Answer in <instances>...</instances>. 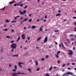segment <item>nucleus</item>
Here are the masks:
<instances>
[{
    "label": "nucleus",
    "instance_id": "obj_23",
    "mask_svg": "<svg viewBox=\"0 0 76 76\" xmlns=\"http://www.w3.org/2000/svg\"><path fill=\"white\" fill-rule=\"evenodd\" d=\"M3 31H8V29H5L3 30Z\"/></svg>",
    "mask_w": 76,
    "mask_h": 76
},
{
    "label": "nucleus",
    "instance_id": "obj_43",
    "mask_svg": "<svg viewBox=\"0 0 76 76\" xmlns=\"http://www.w3.org/2000/svg\"><path fill=\"white\" fill-rule=\"evenodd\" d=\"M37 71H39V68H38L37 69Z\"/></svg>",
    "mask_w": 76,
    "mask_h": 76
},
{
    "label": "nucleus",
    "instance_id": "obj_64",
    "mask_svg": "<svg viewBox=\"0 0 76 76\" xmlns=\"http://www.w3.org/2000/svg\"><path fill=\"white\" fill-rule=\"evenodd\" d=\"M37 22H39V19H37Z\"/></svg>",
    "mask_w": 76,
    "mask_h": 76
},
{
    "label": "nucleus",
    "instance_id": "obj_44",
    "mask_svg": "<svg viewBox=\"0 0 76 76\" xmlns=\"http://www.w3.org/2000/svg\"><path fill=\"white\" fill-rule=\"evenodd\" d=\"M73 19H76V17H73Z\"/></svg>",
    "mask_w": 76,
    "mask_h": 76
},
{
    "label": "nucleus",
    "instance_id": "obj_7",
    "mask_svg": "<svg viewBox=\"0 0 76 76\" xmlns=\"http://www.w3.org/2000/svg\"><path fill=\"white\" fill-rule=\"evenodd\" d=\"M24 64L22 63H18V66L20 67H22V66L20 65V64Z\"/></svg>",
    "mask_w": 76,
    "mask_h": 76
},
{
    "label": "nucleus",
    "instance_id": "obj_47",
    "mask_svg": "<svg viewBox=\"0 0 76 76\" xmlns=\"http://www.w3.org/2000/svg\"><path fill=\"white\" fill-rule=\"evenodd\" d=\"M67 69L68 70H70V69H71V68H69L68 67V68H67Z\"/></svg>",
    "mask_w": 76,
    "mask_h": 76
},
{
    "label": "nucleus",
    "instance_id": "obj_20",
    "mask_svg": "<svg viewBox=\"0 0 76 76\" xmlns=\"http://www.w3.org/2000/svg\"><path fill=\"white\" fill-rule=\"evenodd\" d=\"M56 16H61V15L60 14V13H58V14H57L56 15Z\"/></svg>",
    "mask_w": 76,
    "mask_h": 76
},
{
    "label": "nucleus",
    "instance_id": "obj_35",
    "mask_svg": "<svg viewBox=\"0 0 76 76\" xmlns=\"http://www.w3.org/2000/svg\"><path fill=\"white\" fill-rule=\"evenodd\" d=\"M23 18L22 17H21L20 19V20H22V19H23Z\"/></svg>",
    "mask_w": 76,
    "mask_h": 76
},
{
    "label": "nucleus",
    "instance_id": "obj_24",
    "mask_svg": "<svg viewBox=\"0 0 76 76\" xmlns=\"http://www.w3.org/2000/svg\"><path fill=\"white\" fill-rule=\"evenodd\" d=\"M40 39H41V37L38 38L37 39V41H39V40H40Z\"/></svg>",
    "mask_w": 76,
    "mask_h": 76
},
{
    "label": "nucleus",
    "instance_id": "obj_11",
    "mask_svg": "<svg viewBox=\"0 0 76 76\" xmlns=\"http://www.w3.org/2000/svg\"><path fill=\"white\" fill-rule=\"evenodd\" d=\"M17 74H19V75H20V74H23L24 75H26V74L23 73H20L19 72H18Z\"/></svg>",
    "mask_w": 76,
    "mask_h": 76
},
{
    "label": "nucleus",
    "instance_id": "obj_25",
    "mask_svg": "<svg viewBox=\"0 0 76 76\" xmlns=\"http://www.w3.org/2000/svg\"><path fill=\"white\" fill-rule=\"evenodd\" d=\"M69 37H74V35L73 34H71L70 35H69Z\"/></svg>",
    "mask_w": 76,
    "mask_h": 76
},
{
    "label": "nucleus",
    "instance_id": "obj_29",
    "mask_svg": "<svg viewBox=\"0 0 76 76\" xmlns=\"http://www.w3.org/2000/svg\"><path fill=\"white\" fill-rule=\"evenodd\" d=\"M14 67L15 70H16V69H17V66H16V65H15L14 66Z\"/></svg>",
    "mask_w": 76,
    "mask_h": 76
},
{
    "label": "nucleus",
    "instance_id": "obj_37",
    "mask_svg": "<svg viewBox=\"0 0 76 76\" xmlns=\"http://www.w3.org/2000/svg\"><path fill=\"white\" fill-rule=\"evenodd\" d=\"M12 71H13V72H16V69H13L12 70Z\"/></svg>",
    "mask_w": 76,
    "mask_h": 76
},
{
    "label": "nucleus",
    "instance_id": "obj_57",
    "mask_svg": "<svg viewBox=\"0 0 76 76\" xmlns=\"http://www.w3.org/2000/svg\"><path fill=\"white\" fill-rule=\"evenodd\" d=\"M58 13H60V12H61V11L59 10V11H58Z\"/></svg>",
    "mask_w": 76,
    "mask_h": 76
},
{
    "label": "nucleus",
    "instance_id": "obj_10",
    "mask_svg": "<svg viewBox=\"0 0 76 76\" xmlns=\"http://www.w3.org/2000/svg\"><path fill=\"white\" fill-rule=\"evenodd\" d=\"M35 64L37 66H38V62L37 61H35Z\"/></svg>",
    "mask_w": 76,
    "mask_h": 76
},
{
    "label": "nucleus",
    "instance_id": "obj_1",
    "mask_svg": "<svg viewBox=\"0 0 76 76\" xmlns=\"http://www.w3.org/2000/svg\"><path fill=\"white\" fill-rule=\"evenodd\" d=\"M11 48H12L11 50V52L14 51V49H15L17 47V45L16 43H13L11 45Z\"/></svg>",
    "mask_w": 76,
    "mask_h": 76
},
{
    "label": "nucleus",
    "instance_id": "obj_63",
    "mask_svg": "<svg viewBox=\"0 0 76 76\" xmlns=\"http://www.w3.org/2000/svg\"><path fill=\"white\" fill-rule=\"evenodd\" d=\"M17 19V17H16L15 18V20H16Z\"/></svg>",
    "mask_w": 76,
    "mask_h": 76
},
{
    "label": "nucleus",
    "instance_id": "obj_15",
    "mask_svg": "<svg viewBox=\"0 0 76 76\" xmlns=\"http://www.w3.org/2000/svg\"><path fill=\"white\" fill-rule=\"evenodd\" d=\"M61 45L62 46V47H63V48H65V47H64V45H63V42H61Z\"/></svg>",
    "mask_w": 76,
    "mask_h": 76
},
{
    "label": "nucleus",
    "instance_id": "obj_13",
    "mask_svg": "<svg viewBox=\"0 0 76 76\" xmlns=\"http://www.w3.org/2000/svg\"><path fill=\"white\" fill-rule=\"evenodd\" d=\"M12 57H18V55H12Z\"/></svg>",
    "mask_w": 76,
    "mask_h": 76
},
{
    "label": "nucleus",
    "instance_id": "obj_6",
    "mask_svg": "<svg viewBox=\"0 0 76 76\" xmlns=\"http://www.w3.org/2000/svg\"><path fill=\"white\" fill-rule=\"evenodd\" d=\"M17 73L14 72L12 74V76H16L17 75Z\"/></svg>",
    "mask_w": 76,
    "mask_h": 76
},
{
    "label": "nucleus",
    "instance_id": "obj_46",
    "mask_svg": "<svg viewBox=\"0 0 76 76\" xmlns=\"http://www.w3.org/2000/svg\"><path fill=\"white\" fill-rule=\"evenodd\" d=\"M28 40H30V37H28L27 38Z\"/></svg>",
    "mask_w": 76,
    "mask_h": 76
},
{
    "label": "nucleus",
    "instance_id": "obj_39",
    "mask_svg": "<svg viewBox=\"0 0 76 76\" xmlns=\"http://www.w3.org/2000/svg\"><path fill=\"white\" fill-rule=\"evenodd\" d=\"M58 63H60V61L58 60L57 61Z\"/></svg>",
    "mask_w": 76,
    "mask_h": 76
},
{
    "label": "nucleus",
    "instance_id": "obj_22",
    "mask_svg": "<svg viewBox=\"0 0 76 76\" xmlns=\"http://www.w3.org/2000/svg\"><path fill=\"white\" fill-rule=\"evenodd\" d=\"M60 51H58V52H57V55H58L59 53H60Z\"/></svg>",
    "mask_w": 76,
    "mask_h": 76
},
{
    "label": "nucleus",
    "instance_id": "obj_45",
    "mask_svg": "<svg viewBox=\"0 0 76 76\" xmlns=\"http://www.w3.org/2000/svg\"><path fill=\"white\" fill-rule=\"evenodd\" d=\"M14 42V41H11V43H12H12H13Z\"/></svg>",
    "mask_w": 76,
    "mask_h": 76
},
{
    "label": "nucleus",
    "instance_id": "obj_26",
    "mask_svg": "<svg viewBox=\"0 0 76 76\" xmlns=\"http://www.w3.org/2000/svg\"><path fill=\"white\" fill-rule=\"evenodd\" d=\"M27 20H28L27 19H26L23 20V22H26V21H27Z\"/></svg>",
    "mask_w": 76,
    "mask_h": 76
},
{
    "label": "nucleus",
    "instance_id": "obj_51",
    "mask_svg": "<svg viewBox=\"0 0 76 76\" xmlns=\"http://www.w3.org/2000/svg\"><path fill=\"white\" fill-rule=\"evenodd\" d=\"M11 66H12V65H11V64H9V67H11Z\"/></svg>",
    "mask_w": 76,
    "mask_h": 76
},
{
    "label": "nucleus",
    "instance_id": "obj_48",
    "mask_svg": "<svg viewBox=\"0 0 76 76\" xmlns=\"http://www.w3.org/2000/svg\"><path fill=\"white\" fill-rule=\"evenodd\" d=\"M36 48L37 49H39V47H38V46H37V47H36Z\"/></svg>",
    "mask_w": 76,
    "mask_h": 76
},
{
    "label": "nucleus",
    "instance_id": "obj_31",
    "mask_svg": "<svg viewBox=\"0 0 76 76\" xmlns=\"http://www.w3.org/2000/svg\"><path fill=\"white\" fill-rule=\"evenodd\" d=\"M27 7H28V6H25L23 8L24 9H26V8H27Z\"/></svg>",
    "mask_w": 76,
    "mask_h": 76
},
{
    "label": "nucleus",
    "instance_id": "obj_21",
    "mask_svg": "<svg viewBox=\"0 0 76 76\" xmlns=\"http://www.w3.org/2000/svg\"><path fill=\"white\" fill-rule=\"evenodd\" d=\"M5 22L6 23H8V22H9V20H5Z\"/></svg>",
    "mask_w": 76,
    "mask_h": 76
},
{
    "label": "nucleus",
    "instance_id": "obj_62",
    "mask_svg": "<svg viewBox=\"0 0 76 76\" xmlns=\"http://www.w3.org/2000/svg\"><path fill=\"white\" fill-rule=\"evenodd\" d=\"M14 30H11L12 32H14Z\"/></svg>",
    "mask_w": 76,
    "mask_h": 76
},
{
    "label": "nucleus",
    "instance_id": "obj_19",
    "mask_svg": "<svg viewBox=\"0 0 76 76\" xmlns=\"http://www.w3.org/2000/svg\"><path fill=\"white\" fill-rule=\"evenodd\" d=\"M24 22L23 21H21L20 23V24L21 25V24H22V23Z\"/></svg>",
    "mask_w": 76,
    "mask_h": 76
},
{
    "label": "nucleus",
    "instance_id": "obj_54",
    "mask_svg": "<svg viewBox=\"0 0 76 76\" xmlns=\"http://www.w3.org/2000/svg\"><path fill=\"white\" fill-rule=\"evenodd\" d=\"M5 9V7H4L3 8V10H4V9Z\"/></svg>",
    "mask_w": 76,
    "mask_h": 76
},
{
    "label": "nucleus",
    "instance_id": "obj_50",
    "mask_svg": "<svg viewBox=\"0 0 76 76\" xmlns=\"http://www.w3.org/2000/svg\"><path fill=\"white\" fill-rule=\"evenodd\" d=\"M17 6V4H14V6Z\"/></svg>",
    "mask_w": 76,
    "mask_h": 76
},
{
    "label": "nucleus",
    "instance_id": "obj_41",
    "mask_svg": "<svg viewBox=\"0 0 76 76\" xmlns=\"http://www.w3.org/2000/svg\"><path fill=\"white\" fill-rule=\"evenodd\" d=\"M31 16H32V14H29V15H28V16L29 17H31Z\"/></svg>",
    "mask_w": 76,
    "mask_h": 76
},
{
    "label": "nucleus",
    "instance_id": "obj_8",
    "mask_svg": "<svg viewBox=\"0 0 76 76\" xmlns=\"http://www.w3.org/2000/svg\"><path fill=\"white\" fill-rule=\"evenodd\" d=\"M66 75H73V74L72 72H68L67 73H66Z\"/></svg>",
    "mask_w": 76,
    "mask_h": 76
},
{
    "label": "nucleus",
    "instance_id": "obj_28",
    "mask_svg": "<svg viewBox=\"0 0 76 76\" xmlns=\"http://www.w3.org/2000/svg\"><path fill=\"white\" fill-rule=\"evenodd\" d=\"M54 32H58V30H54Z\"/></svg>",
    "mask_w": 76,
    "mask_h": 76
},
{
    "label": "nucleus",
    "instance_id": "obj_42",
    "mask_svg": "<svg viewBox=\"0 0 76 76\" xmlns=\"http://www.w3.org/2000/svg\"><path fill=\"white\" fill-rule=\"evenodd\" d=\"M72 64L73 66H74V65H75V63H72Z\"/></svg>",
    "mask_w": 76,
    "mask_h": 76
},
{
    "label": "nucleus",
    "instance_id": "obj_61",
    "mask_svg": "<svg viewBox=\"0 0 76 76\" xmlns=\"http://www.w3.org/2000/svg\"><path fill=\"white\" fill-rule=\"evenodd\" d=\"M47 15H46L45 16V18H47Z\"/></svg>",
    "mask_w": 76,
    "mask_h": 76
},
{
    "label": "nucleus",
    "instance_id": "obj_38",
    "mask_svg": "<svg viewBox=\"0 0 76 76\" xmlns=\"http://www.w3.org/2000/svg\"><path fill=\"white\" fill-rule=\"evenodd\" d=\"M32 19H30V20H28V22H31V21H32Z\"/></svg>",
    "mask_w": 76,
    "mask_h": 76
},
{
    "label": "nucleus",
    "instance_id": "obj_18",
    "mask_svg": "<svg viewBox=\"0 0 76 76\" xmlns=\"http://www.w3.org/2000/svg\"><path fill=\"white\" fill-rule=\"evenodd\" d=\"M52 69H53V66H51L50 67L49 69V70H51Z\"/></svg>",
    "mask_w": 76,
    "mask_h": 76
},
{
    "label": "nucleus",
    "instance_id": "obj_2",
    "mask_svg": "<svg viewBox=\"0 0 76 76\" xmlns=\"http://www.w3.org/2000/svg\"><path fill=\"white\" fill-rule=\"evenodd\" d=\"M26 11L25 10L23 11V12H22L21 11H20L19 12L21 15H22L25 14L26 13Z\"/></svg>",
    "mask_w": 76,
    "mask_h": 76
},
{
    "label": "nucleus",
    "instance_id": "obj_52",
    "mask_svg": "<svg viewBox=\"0 0 76 76\" xmlns=\"http://www.w3.org/2000/svg\"><path fill=\"white\" fill-rule=\"evenodd\" d=\"M49 76V75L48 74L46 75V76Z\"/></svg>",
    "mask_w": 76,
    "mask_h": 76
},
{
    "label": "nucleus",
    "instance_id": "obj_12",
    "mask_svg": "<svg viewBox=\"0 0 76 76\" xmlns=\"http://www.w3.org/2000/svg\"><path fill=\"white\" fill-rule=\"evenodd\" d=\"M36 28V26H33L31 27V29H35V28Z\"/></svg>",
    "mask_w": 76,
    "mask_h": 76
},
{
    "label": "nucleus",
    "instance_id": "obj_14",
    "mask_svg": "<svg viewBox=\"0 0 76 76\" xmlns=\"http://www.w3.org/2000/svg\"><path fill=\"white\" fill-rule=\"evenodd\" d=\"M20 39V37H19L17 39V42H18L19 41V40Z\"/></svg>",
    "mask_w": 76,
    "mask_h": 76
},
{
    "label": "nucleus",
    "instance_id": "obj_56",
    "mask_svg": "<svg viewBox=\"0 0 76 76\" xmlns=\"http://www.w3.org/2000/svg\"><path fill=\"white\" fill-rule=\"evenodd\" d=\"M31 26H29V27H28V28H31Z\"/></svg>",
    "mask_w": 76,
    "mask_h": 76
},
{
    "label": "nucleus",
    "instance_id": "obj_49",
    "mask_svg": "<svg viewBox=\"0 0 76 76\" xmlns=\"http://www.w3.org/2000/svg\"><path fill=\"white\" fill-rule=\"evenodd\" d=\"M54 69H56V68H57V67L56 66H53Z\"/></svg>",
    "mask_w": 76,
    "mask_h": 76
},
{
    "label": "nucleus",
    "instance_id": "obj_3",
    "mask_svg": "<svg viewBox=\"0 0 76 76\" xmlns=\"http://www.w3.org/2000/svg\"><path fill=\"white\" fill-rule=\"evenodd\" d=\"M26 36L24 34L21 35V38L23 39H25Z\"/></svg>",
    "mask_w": 76,
    "mask_h": 76
},
{
    "label": "nucleus",
    "instance_id": "obj_34",
    "mask_svg": "<svg viewBox=\"0 0 76 76\" xmlns=\"http://www.w3.org/2000/svg\"><path fill=\"white\" fill-rule=\"evenodd\" d=\"M66 41H68V42H69V43H70V41H69V39H66Z\"/></svg>",
    "mask_w": 76,
    "mask_h": 76
},
{
    "label": "nucleus",
    "instance_id": "obj_55",
    "mask_svg": "<svg viewBox=\"0 0 76 76\" xmlns=\"http://www.w3.org/2000/svg\"><path fill=\"white\" fill-rule=\"evenodd\" d=\"M1 52H3V50L2 49H1Z\"/></svg>",
    "mask_w": 76,
    "mask_h": 76
},
{
    "label": "nucleus",
    "instance_id": "obj_32",
    "mask_svg": "<svg viewBox=\"0 0 76 76\" xmlns=\"http://www.w3.org/2000/svg\"><path fill=\"white\" fill-rule=\"evenodd\" d=\"M6 38H10V36H6Z\"/></svg>",
    "mask_w": 76,
    "mask_h": 76
},
{
    "label": "nucleus",
    "instance_id": "obj_40",
    "mask_svg": "<svg viewBox=\"0 0 76 76\" xmlns=\"http://www.w3.org/2000/svg\"><path fill=\"white\" fill-rule=\"evenodd\" d=\"M41 60H42V61H44L45 60V59H44V58H42L41 59Z\"/></svg>",
    "mask_w": 76,
    "mask_h": 76
},
{
    "label": "nucleus",
    "instance_id": "obj_53",
    "mask_svg": "<svg viewBox=\"0 0 76 76\" xmlns=\"http://www.w3.org/2000/svg\"><path fill=\"white\" fill-rule=\"evenodd\" d=\"M23 4H21L20 5V7H22V6H23Z\"/></svg>",
    "mask_w": 76,
    "mask_h": 76
},
{
    "label": "nucleus",
    "instance_id": "obj_16",
    "mask_svg": "<svg viewBox=\"0 0 76 76\" xmlns=\"http://www.w3.org/2000/svg\"><path fill=\"white\" fill-rule=\"evenodd\" d=\"M15 2H13V1H11V2H10V3H10V4H12V3H15Z\"/></svg>",
    "mask_w": 76,
    "mask_h": 76
},
{
    "label": "nucleus",
    "instance_id": "obj_58",
    "mask_svg": "<svg viewBox=\"0 0 76 76\" xmlns=\"http://www.w3.org/2000/svg\"><path fill=\"white\" fill-rule=\"evenodd\" d=\"M19 5H20V4H17V6H19Z\"/></svg>",
    "mask_w": 76,
    "mask_h": 76
},
{
    "label": "nucleus",
    "instance_id": "obj_59",
    "mask_svg": "<svg viewBox=\"0 0 76 76\" xmlns=\"http://www.w3.org/2000/svg\"><path fill=\"white\" fill-rule=\"evenodd\" d=\"M23 29H26V27H24Z\"/></svg>",
    "mask_w": 76,
    "mask_h": 76
},
{
    "label": "nucleus",
    "instance_id": "obj_9",
    "mask_svg": "<svg viewBox=\"0 0 76 76\" xmlns=\"http://www.w3.org/2000/svg\"><path fill=\"white\" fill-rule=\"evenodd\" d=\"M43 28V26H41L39 28V31L40 32V31H41V32H42V28Z\"/></svg>",
    "mask_w": 76,
    "mask_h": 76
},
{
    "label": "nucleus",
    "instance_id": "obj_30",
    "mask_svg": "<svg viewBox=\"0 0 76 76\" xmlns=\"http://www.w3.org/2000/svg\"><path fill=\"white\" fill-rule=\"evenodd\" d=\"M12 23H15L16 22V21H11Z\"/></svg>",
    "mask_w": 76,
    "mask_h": 76
},
{
    "label": "nucleus",
    "instance_id": "obj_4",
    "mask_svg": "<svg viewBox=\"0 0 76 76\" xmlns=\"http://www.w3.org/2000/svg\"><path fill=\"white\" fill-rule=\"evenodd\" d=\"M69 50L70 53H69V54L70 56H71V55H72L73 54V52H72V50Z\"/></svg>",
    "mask_w": 76,
    "mask_h": 76
},
{
    "label": "nucleus",
    "instance_id": "obj_5",
    "mask_svg": "<svg viewBox=\"0 0 76 76\" xmlns=\"http://www.w3.org/2000/svg\"><path fill=\"white\" fill-rule=\"evenodd\" d=\"M47 41H48V37H46L45 38L44 41V43H45V42H46Z\"/></svg>",
    "mask_w": 76,
    "mask_h": 76
},
{
    "label": "nucleus",
    "instance_id": "obj_33",
    "mask_svg": "<svg viewBox=\"0 0 76 76\" xmlns=\"http://www.w3.org/2000/svg\"><path fill=\"white\" fill-rule=\"evenodd\" d=\"M57 55H57V54L56 55V58H58V57H59V56H58Z\"/></svg>",
    "mask_w": 76,
    "mask_h": 76
},
{
    "label": "nucleus",
    "instance_id": "obj_60",
    "mask_svg": "<svg viewBox=\"0 0 76 76\" xmlns=\"http://www.w3.org/2000/svg\"><path fill=\"white\" fill-rule=\"evenodd\" d=\"M65 65V64H63L62 66V67H64V66H65V65Z\"/></svg>",
    "mask_w": 76,
    "mask_h": 76
},
{
    "label": "nucleus",
    "instance_id": "obj_17",
    "mask_svg": "<svg viewBox=\"0 0 76 76\" xmlns=\"http://www.w3.org/2000/svg\"><path fill=\"white\" fill-rule=\"evenodd\" d=\"M28 71H29V72H31V69L28 68Z\"/></svg>",
    "mask_w": 76,
    "mask_h": 76
},
{
    "label": "nucleus",
    "instance_id": "obj_36",
    "mask_svg": "<svg viewBox=\"0 0 76 76\" xmlns=\"http://www.w3.org/2000/svg\"><path fill=\"white\" fill-rule=\"evenodd\" d=\"M67 76V75H66V74H64L63 75V76Z\"/></svg>",
    "mask_w": 76,
    "mask_h": 76
},
{
    "label": "nucleus",
    "instance_id": "obj_27",
    "mask_svg": "<svg viewBox=\"0 0 76 76\" xmlns=\"http://www.w3.org/2000/svg\"><path fill=\"white\" fill-rule=\"evenodd\" d=\"M45 58H46V59H47V58H48V55L46 56H45Z\"/></svg>",
    "mask_w": 76,
    "mask_h": 76
}]
</instances>
